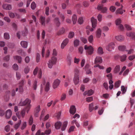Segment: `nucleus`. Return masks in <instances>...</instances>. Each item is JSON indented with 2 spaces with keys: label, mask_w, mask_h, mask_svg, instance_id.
I'll list each match as a JSON object with an SVG mask.
<instances>
[{
  "label": "nucleus",
  "mask_w": 135,
  "mask_h": 135,
  "mask_svg": "<svg viewBox=\"0 0 135 135\" xmlns=\"http://www.w3.org/2000/svg\"><path fill=\"white\" fill-rule=\"evenodd\" d=\"M31 100L28 98L26 99L25 100L20 103V105L21 106H24L26 105H27L26 108V112L28 113L31 107L30 104Z\"/></svg>",
  "instance_id": "obj_1"
},
{
  "label": "nucleus",
  "mask_w": 135,
  "mask_h": 135,
  "mask_svg": "<svg viewBox=\"0 0 135 135\" xmlns=\"http://www.w3.org/2000/svg\"><path fill=\"white\" fill-rule=\"evenodd\" d=\"M45 80H44L42 81V84L41 85V89L40 92L41 93H42L43 90V88L44 86H45V90L46 91H48L50 87V84L49 82H47L45 84Z\"/></svg>",
  "instance_id": "obj_2"
},
{
  "label": "nucleus",
  "mask_w": 135,
  "mask_h": 135,
  "mask_svg": "<svg viewBox=\"0 0 135 135\" xmlns=\"http://www.w3.org/2000/svg\"><path fill=\"white\" fill-rule=\"evenodd\" d=\"M57 58L55 56H52L49 61L48 63V67L50 68H51L53 66L55 65L57 62Z\"/></svg>",
  "instance_id": "obj_3"
},
{
  "label": "nucleus",
  "mask_w": 135,
  "mask_h": 135,
  "mask_svg": "<svg viewBox=\"0 0 135 135\" xmlns=\"http://www.w3.org/2000/svg\"><path fill=\"white\" fill-rule=\"evenodd\" d=\"M85 49L86 50V52L88 55H90L93 54L94 52L93 48L91 46H88L85 45L84 46Z\"/></svg>",
  "instance_id": "obj_4"
},
{
  "label": "nucleus",
  "mask_w": 135,
  "mask_h": 135,
  "mask_svg": "<svg viewBox=\"0 0 135 135\" xmlns=\"http://www.w3.org/2000/svg\"><path fill=\"white\" fill-rule=\"evenodd\" d=\"M122 21L121 19L118 18L115 21V23L118 28L120 30H123L124 29L123 26L121 24Z\"/></svg>",
  "instance_id": "obj_5"
},
{
  "label": "nucleus",
  "mask_w": 135,
  "mask_h": 135,
  "mask_svg": "<svg viewBox=\"0 0 135 135\" xmlns=\"http://www.w3.org/2000/svg\"><path fill=\"white\" fill-rule=\"evenodd\" d=\"M25 114V109H23L21 111L20 114L19 112H17L16 113V116L18 118L20 119L21 118V116L22 118H23Z\"/></svg>",
  "instance_id": "obj_6"
},
{
  "label": "nucleus",
  "mask_w": 135,
  "mask_h": 135,
  "mask_svg": "<svg viewBox=\"0 0 135 135\" xmlns=\"http://www.w3.org/2000/svg\"><path fill=\"white\" fill-rule=\"evenodd\" d=\"M73 81L74 85H77L79 84L80 82L79 75H76L75 76H74L73 78Z\"/></svg>",
  "instance_id": "obj_7"
},
{
  "label": "nucleus",
  "mask_w": 135,
  "mask_h": 135,
  "mask_svg": "<svg viewBox=\"0 0 135 135\" xmlns=\"http://www.w3.org/2000/svg\"><path fill=\"white\" fill-rule=\"evenodd\" d=\"M60 83V80L58 79H57L55 80L53 84V87L54 89H55L59 85Z\"/></svg>",
  "instance_id": "obj_8"
},
{
  "label": "nucleus",
  "mask_w": 135,
  "mask_h": 135,
  "mask_svg": "<svg viewBox=\"0 0 135 135\" xmlns=\"http://www.w3.org/2000/svg\"><path fill=\"white\" fill-rule=\"evenodd\" d=\"M69 42V39L66 38L64 39L61 43V49H63L66 45L68 44Z\"/></svg>",
  "instance_id": "obj_9"
},
{
  "label": "nucleus",
  "mask_w": 135,
  "mask_h": 135,
  "mask_svg": "<svg viewBox=\"0 0 135 135\" xmlns=\"http://www.w3.org/2000/svg\"><path fill=\"white\" fill-rule=\"evenodd\" d=\"M115 47V44L113 42L109 43L107 47L106 48L108 51H110L112 49H114Z\"/></svg>",
  "instance_id": "obj_10"
},
{
  "label": "nucleus",
  "mask_w": 135,
  "mask_h": 135,
  "mask_svg": "<svg viewBox=\"0 0 135 135\" xmlns=\"http://www.w3.org/2000/svg\"><path fill=\"white\" fill-rule=\"evenodd\" d=\"M91 21L92 23V27L95 28L97 26V19H95L93 17H92L91 19Z\"/></svg>",
  "instance_id": "obj_11"
},
{
  "label": "nucleus",
  "mask_w": 135,
  "mask_h": 135,
  "mask_svg": "<svg viewBox=\"0 0 135 135\" xmlns=\"http://www.w3.org/2000/svg\"><path fill=\"white\" fill-rule=\"evenodd\" d=\"M25 82L24 80H22L19 84V91L20 92H23V86L24 85V83Z\"/></svg>",
  "instance_id": "obj_12"
},
{
  "label": "nucleus",
  "mask_w": 135,
  "mask_h": 135,
  "mask_svg": "<svg viewBox=\"0 0 135 135\" xmlns=\"http://www.w3.org/2000/svg\"><path fill=\"white\" fill-rule=\"evenodd\" d=\"M102 62V59L101 57L99 56H97L95 59L94 64L101 63Z\"/></svg>",
  "instance_id": "obj_13"
},
{
  "label": "nucleus",
  "mask_w": 135,
  "mask_h": 135,
  "mask_svg": "<svg viewBox=\"0 0 135 135\" xmlns=\"http://www.w3.org/2000/svg\"><path fill=\"white\" fill-rule=\"evenodd\" d=\"M12 115V111L10 109H8L7 110L6 113V117L7 119L10 118Z\"/></svg>",
  "instance_id": "obj_14"
},
{
  "label": "nucleus",
  "mask_w": 135,
  "mask_h": 135,
  "mask_svg": "<svg viewBox=\"0 0 135 135\" xmlns=\"http://www.w3.org/2000/svg\"><path fill=\"white\" fill-rule=\"evenodd\" d=\"M76 108L75 106L72 105L70 107V113L73 115L76 112Z\"/></svg>",
  "instance_id": "obj_15"
},
{
  "label": "nucleus",
  "mask_w": 135,
  "mask_h": 135,
  "mask_svg": "<svg viewBox=\"0 0 135 135\" xmlns=\"http://www.w3.org/2000/svg\"><path fill=\"white\" fill-rule=\"evenodd\" d=\"M3 8L5 9L10 10L12 9V6L10 4H4L2 6Z\"/></svg>",
  "instance_id": "obj_16"
},
{
  "label": "nucleus",
  "mask_w": 135,
  "mask_h": 135,
  "mask_svg": "<svg viewBox=\"0 0 135 135\" xmlns=\"http://www.w3.org/2000/svg\"><path fill=\"white\" fill-rule=\"evenodd\" d=\"M8 13L9 16L11 18H14L16 15L18 16V18L19 17V16L16 13H14L11 11H9Z\"/></svg>",
  "instance_id": "obj_17"
},
{
  "label": "nucleus",
  "mask_w": 135,
  "mask_h": 135,
  "mask_svg": "<svg viewBox=\"0 0 135 135\" xmlns=\"http://www.w3.org/2000/svg\"><path fill=\"white\" fill-rule=\"evenodd\" d=\"M126 35L128 37L135 39V33H134L129 32L127 33Z\"/></svg>",
  "instance_id": "obj_18"
},
{
  "label": "nucleus",
  "mask_w": 135,
  "mask_h": 135,
  "mask_svg": "<svg viewBox=\"0 0 135 135\" xmlns=\"http://www.w3.org/2000/svg\"><path fill=\"white\" fill-rule=\"evenodd\" d=\"M120 65H116L114 69V73L115 74H117L118 73L120 70Z\"/></svg>",
  "instance_id": "obj_19"
},
{
  "label": "nucleus",
  "mask_w": 135,
  "mask_h": 135,
  "mask_svg": "<svg viewBox=\"0 0 135 135\" xmlns=\"http://www.w3.org/2000/svg\"><path fill=\"white\" fill-rule=\"evenodd\" d=\"M102 30L100 28L98 29L96 32V36L98 38H100L101 35Z\"/></svg>",
  "instance_id": "obj_20"
},
{
  "label": "nucleus",
  "mask_w": 135,
  "mask_h": 135,
  "mask_svg": "<svg viewBox=\"0 0 135 135\" xmlns=\"http://www.w3.org/2000/svg\"><path fill=\"white\" fill-rule=\"evenodd\" d=\"M14 60H15L18 61V62L21 63L22 62V58L19 56L16 55L13 57Z\"/></svg>",
  "instance_id": "obj_21"
},
{
  "label": "nucleus",
  "mask_w": 135,
  "mask_h": 135,
  "mask_svg": "<svg viewBox=\"0 0 135 135\" xmlns=\"http://www.w3.org/2000/svg\"><path fill=\"white\" fill-rule=\"evenodd\" d=\"M94 93L93 91L92 90H90L88 91H86L84 93V95H88V96L92 95Z\"/></svg>",
  "instance_id": "obj_22"
},
{
  "label": "nucleus",
  "mask_w": 135,
  "mask_h": 135,
  "mask_svg": "<svg viewBox=\"0 0 135 135\" xmlns=\"http://www.w3.org/2000/svg\"><path fill=\"white\" fill-rule=\"evenodd\" d=\"M66 60L68 65L69 66H70L72 62L71 57L70 56H68Z\"/></svg>",
  "instance_id": "obj_23"
},
{
  "label": "nucleus",
  "mask_w": 135,
  "mask_h": 135,
  "mask_svg": "<svg viewBox=\"0 0 135 135\" xmlns=\"http://www.w3.org/2000/svg\"><path fill=\"white\" fill-rule=\"evenodd\" d=\"M62 123L60 122H57L55 124V126L56 129H59L60 128Z\"/></svg>",
  "instance_id": "obj_24"
},
{
  "label": "nucleus",
  "mask_w": 135,
  "mask_h": 135,
  "mask_svg": "<svg viewBox=\"0 0 135 135\" xmlns=\"http://www.w3.org/2000/svg\"><path fill=\"white\" fill-rule=\"evenodd\" d=\"M20 44L22 47L24 48H26L27 46V43L26 41H22L20 43Z\"/></svg>",
  "instance_id": "obj_25"
},
{
  "label": "nucleus",
  "mask_w": 135,
  "mask_h": 135,
  "mask_svg": "<svg viewBox=\"0 0 135 135\" xmlns=\"http://www.w3.org/2000/svg\"><path fill=\"white\" fill-rule=\"evenodd\" d=\"M40 106H38L37 107H36L35 109V116L36 117H37L38 116V115L37 113L39 112L40 111Z\"/></svg>",
  "instance_id": "obj_26"
},
{
  "label": "nucleus",
  "mask_w": 135,
  "mask_h": 135,
  "mask_svg": "<svg viewBox=\"0 0 135 135\" xmlns=\"http://www.w3.org/2000/svg\"><path fill=\"white\" fill-rule=\"evenodd\" d=\"M97 53L99 55H102L103 53V49L102 47H98Z\"/></svg>",
  "instance_id": "obj_27"
},
{
  "label": "nucleus",
  "mask_w": 135,
  "mask_h": 135,
  "mask_svg": "<svg viewBox=\"0 0 135 135\" xmlns=\"http://www.w3.org/2000/svg\"><path fill=\"white\" fill-rule=\"evenodd\" d=\"M115 38L117 40L120 41H123L124 39V37L121 35L116 36Z\"/></svg>",
  "instance_id": "obj_28"
},
{
  "label": "nucleus",
  "mask_w": 135,
  "mask_h": 135,
  "mask_svg": "<svg viewBox=\"0 0 135 135\" xmlns=\"http://www.w3.org/2000/svg\"><path fill=\"white\" fill-rule=\"evenodd\" d=\"M80 44V41L77 39L74 40V45L75 47H77L79 46Z\"/></svg>",
  "instance_id": "obj_29"
},
{
  "label": "nucleus",
  "mask_w": 135,
  "mask_h": 135,
  "mask_svg": "<svg viewBox=\"0 0 135 135\" xmlns=\"http://www.w3.org/2000/svg\"><path fill=\"white\" fill-rule=\"evenodd\" d=\"M37 81L35 80L34 81V83L32 85V88L34 90H36L37 89Z\"/></svg>",
  "instance_id": "obj_30"
},
{
  "label": "nucleus",
  "mask_w": 135,
  "mask_h": 135,
  "mask_svg": "<svg viewBox=\"0 0 135 135\" xmlns=\"http://www.w3.org/2000/svg\"><path fill=\"white\" fill-rule=\"evenodd\" d=\"M125 12L124 10H123L122 8H118L116 11V13H119L120 14H122L123 13V12Z\"/></svg>",
  "instance_id": "obj_31"
},
{
  "label": "nucleus",
  "mask_w": 135,
  "mask_h": 135,
  "mask_svg": "<svg viewBox=\"0 0 135 135\" xmlns=\"http://www.w3.org/2000/svg\"><path fill=\"white\" fill-rule=\"evenodd\" d=\"M21 120H19L18 123L15 125L14 127L15 129H17L19 128L21 123Z\"/></svg>",
  "instance_id": "obj_32"
},
{
  "label": "nucleus",
  "mask_w": 135,
  "mask_h": 135,
  "mask_svg": "<svg viewBox=\"0 0 135 135\" xmlns=\"http://www.w3.org/2000/svg\"><path fill=\"white\" fill-rule=\"evenodd\" d=\"M127 89V87L126 86H121V91L123 94H124L126 92Z\"/></svg>",
  "instance_id": "obj_33"
},
{
  "label": "nucleus",
  "mask_w": 135,
  "mask_h": 135,
  "mask_svg": "<svg viewBox=\"0 0 135 135\" xmlns=\"http://www.w3.org/2000/svg\"><path fill=\"white\" fill-rule=\"evenodd\" d=\"M72 20L73 22V23L74 24H75L76 23L77 20V17L76 15H74L73 16Z\"/></svg>",
  "instance_id": "obj_34"
},
{
  "label": "nucleus",
  "mask_w": 135,
  "mask_h": 135,
  "mask_svg": "<svg viewBox=\"0 0 135 135\" xmlns=\"http://www.w3.org/2000/svg\"><path fill=\"white\" fill-rule=\"evenodd\" d=\"M41 23L42 25H45V17L41 16L40 17Z\"/></svg>",
  "instance_id": "obj_35"
},
{
  "label": "nucleus",
  "mask_w": 135,
  "mask_h": 135,
  "mask_svg": "<svg viewBox=\"0 0 135 135\" xmlns=\"http://www.w3.org/2000/svg\"><path fill=\"white\" fill-rule=\"evenodd\" d=\"M27 126V123L26 122H23L22 126L21 127V129L22 130H23L24 129H25L26 127Z\"/></svg>",
  "instance_id": "obj_36"
},
{
  "label": "nucleus",
  "mask_w": 135,
  "mask_h": 135,
  "mask_svg": "<svg viewBox=\"0 0 135 135\" xmlns=\"http://www.w3.org/2000/svg\"><path fill=\"white\" fill-rule=\"evenodd\" d=\"M93 105V103H91L89 104V111L90 112H91L94 109Z\"/></svg>",
  "instance_id": "obj_37"
},
{
  "label": "nucleus",
  "mask_w": 135,
  "mask_h": 135,
  "mask_svg": "<svg viewBox=\"0 0 135 135\" xmlns=\"http://www.w3.org/2000/svg\"><path fill=\"white\" fill-rule=\"evenodd\" d=\"M118 49L120 51H124L126 49V47L124 46L120 45L118 46Z\"/></svg>",
  "instance_id": "obj_38"
},
{
  "label": "nucleus",
  "mask_w": 135,
  "mask_h": 135,
  "mask_svg": "<svg viewBox=\"0 0 135 135\" xmlns=\"http://www.w3.org/2000/svg\"><path fill=\"white\" fill-rule=\"evenodd\" d=\"M65 32V30L64 28H62L60 31L57 33L58 35H60L64 33Z\"/></svg>",
  "instance_id": "obj_39"
},
{
  "label": "nucleus",
  "mask_w": 135,
  "mask_h": 135,
  "mask_svg": "<svg viewBox=\"0 0 135 135\" xmlns=\"http://www.w3.org/2000/svg\"><path fill=\"white\" fill-rule=\"evenodd\" d=\"M127 57L126 55H124L121 56L120 57V61L122 62L124 61L126 59Z\"/></svg>",
  "instance_id": "obj_40"
},
{
  "label": "nucleus",
  "mask_w": 135,
  "mask_h": 135,
  "mask_svg": "<svg viewBox=\"0 0 135 135\" xmlns=\"http://www.w3.org/2000/svg\"><path fill=\"white\" fill-rule=\"evenodd\" d=\"M121 81L120 80H118L115 83L114 87L116 88H118L120 86Z\"/></svg>",
  "instance_id": "obj_41"
},
{
  "label": "nucleus",
  "mask_w": 135,
  "mask_h": 135,
  "mask_svg": "<svg viewBox=\"0 0 135 135\" xmlns=\"http://www.w3.org/2000/svg\"><path fill=\"white\" fill-rule=\"evenodd\" d=\"M74 36V33L73 32H70L68 34V37L70 38H73Z\"/></svg>",
  "instance_id": "obj_42"
},
{
  "label": "nucleus",
  "mask_w": 135,
  "mask_h": 135,
  "mask_svg": "<svg viewBox=\"0 0 135 135\" xmlns=\"http://www.w3.org/2000/svg\"><path fill=\"white\" fill-rule=\"evenodd\" d=\"M68 124V122H65L64 123L62 127L61 128V130L62 131H64L66 127Z\"/></svg>",
  "instance_id": "obj_43"
},
{
  "label": "nucleus",
  "mask_w": 135,
  "mask_h": 135,
  "mask_svg": "<svg viewBox=\"0 0 135 135\" xmlns=\"http://www.w3.org/2000/svg\"><path fill=\"white\" fill-rule=\"evenodd\" d=\"M9 91H8L6 95L4 96V99L6 101H8L9 100Z\"/></svg>",
  "instance_id": "obj_44"
},
{
  "label": "nucleus",
  "mask_w": 135,
  "mask_h": 135,
  "mask_svg": "<svg viewBox=\"0 0 135 135\" xmlns=\"http://www.w3.org/2000/svg\"><path fill=\"white\" fill-rule=\"evenodd\" d=\"M36 7V5L34 2H33L31 4V8L33 10L35 9Z\"/></svg>",
  "instance_id": "obj_45"
},
{
  "label": "nucleus",
  "mask_w": 135,
  "mask_h": 135,
  "mask_svg": "<svg viewBox=\"0 0 135 135\" xmlns=\"http://www.w3.org/2000/svg\"><path fill=\"white\" fill-rule=\"evenodd\" d=\"M55 22L56 26H59L60 24V23L59 21V19L58 18H56L55 19Z\"/></svg>",
  "instance_id": "obj_46"
},
{
  "label": "nucleus",
  "mask_w": 135,
  "mask_h": 135,
  "mask_svg": "<svg viewBox=\"0 0 135 135\" xmlns=\"http://www.w3.org/2000/svg\"><path fill=\"white\" fill-rule=\"evenodd\" d=\"M93 36L92 35H91L88 38V40L89 42L91 43H92L93 41Z\"/></svg>",
  "instance_id": "obj_47"
},
{
  "label": "nucleus",
  "mask_w": 135,
  "mask_h": 135,
  "mask_svg": "<svg viewBox=\"0 0 135 135\" xmlns=\"http://www.w3.org/2000/svg\"><path fill=\"white\" fill-rule=\"evenodd\" d=\"M33 122V118L32 116H31L29 119L28 124L30 125H31Z\"/></svg>",
  "instance_id": "obj_48"
},
{
  "label": "nucleus",
  "mask_w": 135,
  "mask_h": 135,
  "mask_svg": "<svg viewBox=\"0 0 135 135\" xmlns=\"http://www.w3.org/2000/svg\"><path fill=\"white\" fill-rule=\"evenodd\" d=\"M30 70V68L28 66H27L24 69V72L26 74H27L29 72Z\"/></svg>",
  "instance_id": "obj_49"
},
{
  "label": "nucleus",
  "mask_w": 135,
  "mask_h": 135,
  "mask_svg": "<svg viewBox=\"0 0 135 135\" xmlns=\"http://www.w3.org/2000/svg\"><path fill=\"white\" fill-rule=\"evenodd\" d=\"M83 48L82 47H80L78 48V52L80 54H83Z\"/></svg>",
  "instance_id": "obj_50"
},
{
  "label": "nucleus",
  "mask_w": 135,
  "mask_h": 135,
  "mask_svg": "<svg viewBox=\"0 0 135 135\" xmlns=\"http://www.w3.org/2000/svg\"><path fill=\"white\" fill-rule=\"evenodd\" d=\"M4 38L7 40L9 39L10 38L9 35V33H4Z\"/></svg>",
  "instance_id": "obj_51"
},
{
  "label": "nucleus",
  "mask_w": 135,
  "mask_h": 135,
  "mask_svg": "<svg viewBox=\"0 0 135 135\" xmlns=\"http://www.w3.org/2000/svg\"><path fill=\"white\" fill-rule=\"evenodd\" d=\"M94 67V68L98 67L99 69L102 70H103L104 68V67L103 66L100 65L98 64L95 65Z\"/></svg>",
  "instance_id": "obj_52"
},
{
  "label": "nucleus",
  "mask_w": 135,
  "mask_h": 135,
  "mask_svg": "<svg viewBox=\"0 0 135 135\" xmlns=\"http://www.w3.org/2000/svg\"><path fill=\"white\" fill-rule=\"evenodd\" d=\"M86 101L88 103L92 101L93 98L92 97H87L86 98Z\"/></svg>",
  "instance_id": "obj_53"
},
{
  "label": "nucleus",
  "mask_w": 135,
  "mask_h": 135,
  "mask_svg": "<svg viewBox=\"0 0 135 135\" xmlns=\"http://www.w3.org/2000/svg\"><path fill=\"white\" fill-rule=\"evenodd\" d=\"M83 22V18L82 17H80L78 19V22L80 24H82Z\"/></svg>",
  "instance_id": "obj_54"
},
{
  "label": "nucleus",
  "mask_w": 135,
  "mask_h": 135,
  "mask_svg": "<svg viewBox=\"0 0 135 135\" xmlns=\"http://www.w3.org/2000/svg\"><path fill=\"white\" fill-rule=\"evenodd\" d=\"M116 8L113 6H111L109 8V10L112 12H114Z\"/></svg>",
  "instance_id": "obj_55"
},
{
  "label": "nucleus",
  "mask_w": 135,
  "mask_h": 135,
  "mask_svg": "<svg viewBox=\"0 0 135 135\" xmlns=\"http://www.w3.org/2000/svg\"><path fill=\"white\" fill-rule=\"evenodd\" d=\"M12 67L13 69L15 70H17L18 69V66L17 64H15Z\"/></svg>",
  "instance_id": "obj_56"
},
{
  "label": "nucleus",
  "mask_w": 135,
  "mask_h": 135,
  "mask_svg": "<svg viewBox=\"0 0 135 135\" xmlns=\"http://www.w3.org/2000/svg\"><path fill=\"white\" fill-rule=\"evenodd\" d=\"M80 60L79 58H77L76 57H75L74 59V62L76 64H78Z\"/></svg>",
  "instance_id": "obj_57"
},
{
  "label": "nucleus",
  "mask_w": 135,
  "mask_h": 135,
  "mask_svg": "<svg viewBox=\"0 0 135 135\" xmlns=\"http://www.w3.org/2000/svg\"><path fill=\"white\" fill-rule=\"evenodd\" d=\"M18 10L19 12L23 13H26V9L24 8H20L18 9Z\"/></svg>",
  "instance_id": "obj_58"
},
{
  "label": "nucleus",
  "mask_w": 135,
  "mask_h": 135,
  "mask_svg": "<svg viewBox=\"0 0 135 135\" xmlns=\"http://www.w3.org/2000/svg\"><path fill=\"white\" fill-rule=\"evenodd\" d=\"M79 70L77 69H75L74 70V76L75 75H79Z\"/></svg>",
  "instance_id": "obj_59"
},
{
  "label": "nucleus",
  "mask_w": 135,
  "mask_h": 135,
  "mask_svg": "<svg viewBox=\"0 0 135 135\" xmlns=\"http://www.w3.org/2000/svg\"><path fill=\"white\" fill-rule=\"evenodd\" d=\"M125 27L126 28L127 30H131L132 29V28L131 27L128 25H125Z\"/></svg>",
  "instance_id": "obj_60"
},
{
  "label": "nucleus",
  "mask_w": 135,
  "mask_h": 135,
  "mask_svg": "<svg viewBox=\"0 0 135 135\" xmlns=\"http://www.w3.org/2000/svg\"><path fill=\"white\" fill-rule=\"evenodd\" d=\"M40 59V55L39 54L37 53V54L36 57V62H39Z\"/></svg>",
  "instance_id": "obj_61"
},
{
  "label": "nucleus",
  "mask_w": 135,
  "mask_h": 135,
  "mask_svg": "<svg viewBox=\"0 0 135 135\" xmlns=\"http://www.w3.org/2000/svg\"><path fill=\"white\" fill-rule=\"evenodd\" d=\"M51 130L50 129H49L45 131V134L46 135H49L51 133Z\"/></svg>",
  "instance_id": "obj_62"
},
{
  "label": "nucleus",
  "mask_w": 135,
  "mask_h": 135,
  "mask_svg": "<svg viewBox=\"0 0 135 135\" xmlns=\"http://www.w3.org/2000/svg\"><path fill=\"white\" fill-rule=\"evenodd\" d=\"M66 95L65 94H63L61 96V101L64 100L66 98Z\"/></svg>",
  "instance_id": "obj_63"
},
{
  "label": "nucleus",
  "mask_w": 135,
  "mask_h": 135,
  "mask_svg": "<svg viewBox=\"0 0 135 135\" xmlns=\"http://www.w3.org/2000/svg\"><path fill=\"white\" fill-rule=\"evenodd\" d=\"M135 58V55H134L130 56L128 57V59L130 60H132Z\"/></svg>",
  "instance_id": "obj_64"
}]
</instances>
